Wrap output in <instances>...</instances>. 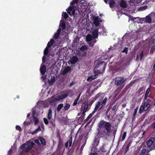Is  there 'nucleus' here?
<instances>
[{
  "mask_svg": "<svg viewBox=\"0 0 155 155\" xmlns=\"http://www.w3.org/2000/svg\"><path fill=\"white\" fill-rule=\"evenodd\" d=\"M33 116L35 121V124L36 125L39 122V120L38 118L34 116V114L33 115Z\"/></svg>",
  "mask_w": 155,
  "mask_h": 155,
  "instance_id": "29",
  "label": "nucleus"
},
{
  "mask_svg": "<svg viewBox=\"0 0 155 155\" xmlns=\"http://www.w3.org/2000/svg\"><path fill=\"white\" fill-rule=\"evenodd\" d=\"M62 16L64 17V18L65 19H66L68 17V15L66 12H65L64 13V14L62 15Z\"/></svg>",
  "mask_w": 155,
  "mask_h": 155,
  "instance_id": "40",
  "label": "nucleus"
},
{
  "mask_svg": "<svg viewBox=\"0 0 155 155\" xmlns=\"http://www.w3.org/2000/svg\"><path fill=\"white\" fill-rule=\"evenodd\" d=\"M98 35V29L96 28L95 29L92 33V36L93 39L97 38Z\"/></svg>",
  "mask_w": 155,
  "mask_h": 155,
  "instance_id": "10",
  "label": "nucleus"
},
{
  "mask_svg": "<svg viewBox=\"0 0 155 155\" xmlns=\"http://www.w3.org/2000/svg\"><path fill=\"white\" fill-rule=\"evenodd\" d=\"M143 57V51H142L140 54V60L142 59Z\"/></svg>",
  "mask_w": 155,
  "mask_h": 155,
  "instance_id": "56",
  "label": "nucleus"
},
{
  "mask_svg": "<svg viewBox=\"0 0 155 155\" xmlns=\"http://www.w3.org/2000/svg\"><path fill=\"white\" fill-rule=\"evenodd\" d=\"M92 116L91 114H90L87 118L84 120V122H85L87 121L92 117Z\"/></svg>",
  "mask_w": 155,
  "mask_h": 155,
  "instance_id": "44",
  "label": "nucleus"
},
{
  "mask_svg": "<svg viewBox=\"0 0 155 155\" xmlns=\"http://www.w3.org/2000/svg\"><path fill=\"white\" fill-rule=\"evenodd\" d=\"M120 6L123 8H126L127 6V4L126 2L124 0H121L119 3Z\"/></svg>",
  "mask_w": 155,
  "mask_h": 155,
  "instance_id": "17",
  "label": "nucleus"
},
{
  "mask_svg": "<svg viewBox=\"0 0 155 155\" xmlns=\"http://www.w3.org/2000/svg\"><path fill=\"white\" fill-rule=\"evenodd\" d=\"M68 94H61L60 95H58L55 97L54 100H53V101H51V103H52V102H53L60 101L63 99L67 97H68Z\"/></svg>",
  "mask_w": 155,
  "mask_h": 155,
  "instance_id": "7",
  "label": "nucleus"
},
{
  "mask_svg": "<svg viewBox=\"0 0 155 155\" xmlns=\"http://www.w3.org/2000/svg\"><path fill=\"white\" fill-rule=\"evenodd\" d=\"M147 6H144L142 7H141L140 9H141V10H144L147 8Z\"/></svg>",
  "mask_w": 155,
  "mask_h": 155,
  "instance_id": "62",
  "label": "nucleus"
},
{
  "mask_svg": "<svg viewBox=\"0 0 155 155\" xmlns=\"http://www.w3.org/2000/svg\"><path fill=\"white\" fill-rule=\"evenodd\" d=\"M93 23L96 26H98L99 25V17L98 16L94 17L93 18Z\"/></svg>",
  "mask_w": 155,
  "mask_h": 155,
  "instance_id": "12",
  "label": "nucleus"
},
{
  "mask_svg": "<svg viewBox=\"0 0 155 155\" xmlns=\"http://www.w3.org/2000/svg\"><path fill=\"white\" fill-rule=\"evenodd\" d=\"M126 132H124V134L122 135V140H121V141H123L125 139V138L126 137Z\"/></svg>",
  "mask_w": 155,
  "mask_h": 155,
  "instance_id": "46",
  "label": "nucleus"
},
{
  "mask_svg": "<svg viewBox=\"0 0 155 155\" xmlns=\"http://www.w3.org/2000/svg\"><path fill=\"white\" fill-rule=\"evenodd\" d=\"M152 101L150 99H148L146 101H143L141 106H142L144 110H147L152 104Z\"/></svg>",
  "mask_w": 155,
  "mask_h": 155,
  "instance_id": "3",
  "label": "nucleus"
},
{
  "mask_svg": "<svg viewBox=\"0 0 155 155\" xmlns=\"http://www.w3.org/2000/svg\"><path fill=\"white\" fill-rule=\"evenodd\" d=\"M103 94L102 93L101 94L100 93H98L97 95H96L94 98V99L95 100H96L97 98H98L101 94Z\"/></svg>",
  "mask_w": 155,
  "mask_h": 155,
  "instance_id": "38",
  "label": "nucleus"
},
{
  "mask_svg": "<svg viewBox=\"0 0 155 155\" xmlns=\"http://www.w3.org/2000/svg\"><path fill=\"white\" fill-rule=\"evenodd\" d=\"M61 29L60 28H59L58 29V30H57V31L56 32V33H58V34H60L61 32Z\"/></svg>",
  "mask_w": 155,
  "mask_h": 155,
  "instance_id": "61",
  "label": "nucleus"
},
{
  "mask_svg": "<svg viewBox=\"0 0 155 155\" xmlns=\"http://www.w3.org/2000/svg\"><path fill=\"white\" fill-rule=\"evenodd\" d=\"M115 2L114 0H111L109 2V6L110 8H112L114 7V5L115 4Z\"/></svg>",
  "mask_w": 155,
  "mask_h": 155,
  "instance_id": "25",
  "label": "nucleus"
},
{
  "mask_svg": "<svg viewBox=\"0 0 155 155\" xmlns=\"http://www.w3.org/2000/svg\"><path fill=\"white\" fill-rule=\"evenodd\" d=\"M138 107H137L134 110V111L132 119L133 120L135 118L136 115L138 110Z\"/></svg>",
  "mask_w": 155,
  "mask_h": 155,
  "instance_id": "23",
  "label": "nucleus"
},
{
  "mask_svg": "<svg viewBox=\"0 0 155 155\" xmlns=\"http://www.w3.org/2000/svg\"><path fill=\"white\" fill-rule=\"evenodd\" d=\"M143 110H144L143 109V107H142V106L141 105V106L140 108V109H139V111L138 113H140V114H141L142 113Z\"/></svg>",
  "mask_w": 155,
  "mask_h": 155,
  "instance_id": "45",
  "label": "nucleus"
},
{
  "mask_svg": "<svg viewBox=\"0 0 155 155\" xmlns=\"http://www.w3.org/2000/svg\"><path fill=\"white\" fill-rule=\"evenodd\" d=\"M63 107V104H59L57 107V110L58 111H59Z\"/></svg>",
  "mask_w": 155,
  "mask_h": 155,
  "instance_id": "27",
  "label": "nucleus"
},
{
  "mask_svg": "<svg viewBox=\"0 0 155 155\" xmlns=\"http://www.w3.org/2000/svg\"><path fill=\"white\" fill-rule=\"evenodd\" d=\"M34 142L35 143L37 144L38 145H40V143L39 142V140L38 139H35L34 140Z\"/></svg>",
  "mask_w": 155,
  "mask_h": 155,
  "instance_id": "55",
  "label": "nucleus"
},
{
  "mask_svg": "<svg viewBox=\"0 0 155 155\" xmlns=\"http://www.w3.org/2000/svg\"><path fill=\"white\" fill-rule=\"evenodd\" d=\"M103 94L102 93L101 94L100 93H98L97 95H96L94 98V99L95 100H96L97 98H98L101 94Z\"/></svg>",
  "mask_w": 155,
  "mask_h": 155,
  "instance_id": "37",
  "label": "nucleus"
},
{
  "mask_svg": "<svg viewBox=\"0 0 155 155\" xmlns=\"http://www.w3.org/2000/svg\"><path fill=\"white\" fill-rule=\"evenodd\" d=\"M94 45V44H93L92 41H91L89 43V45L90 47H93Z\"/></svg>",
  "mask_w": 155,
  "mask_h": 155,
  "instance_id": "51",
  "label": "nucleus"
},
{
  "mask_svg": "<svg viewBox=\"0 0 155 155\" xmlns=\"http://www.w3.org/2000/svg\"><path fill=\"white\" fill-rule=\"evenodd\" d=\"M152 18H155V13L154 12L151 13L146 17L145 22L146 23H150Z\"/></svg>",
  "mask_w": 155,
  "mask_h": 155,
  "instance_id": "6",
  "label": "nucleus"
},
{
  "mask_svg": "<svg viewBox=\"0 0 155 155\" xmlns=\"http://www.w3.org/2000/svg\"><path fill=\"white\" fill-rule=\"evenodd\" d=\"M107 100V97H106L102 101L101 105H105L106 104V103Z\"/></svg>",
  "mask_w": 155,
  "mask_h": 155,
  "instance_id": "35",
  "label": "nucleus"
},
{
  "mask_svg": "<svg viewBox=\"0 0 155 155\" xmlns=\"http://www.w3.org/2000/svg\"><path fill=\"white\" fill-rule=\"evenodd\" d=\"M118 108V107L117 105V104L114 105L112 108V111H114L116 112Z\"/></svg>",
  "mask_w": 155,
  "mask_h": 155,
  "instance_id": "39",
  "label": "nucleus"
},
{
  "mask_svg": "<svg viewBox=\"0 0 155 155\" xmlns=\"http://www.w3.org/2000/svg\"><path fill=\"white\" fill-rule=\"evenodd\" d=\"M74 84V82L73 81H72L71 83L69 85H68V87H71L72 85H73Z\"/></svg>",
  "mask_w": 155,
  "mask_h": 155,
  "instance_id": "63",
  "label": "nucleus"
},
{
  "mask_svg": "<svg viewBox=\"0 0 155 155\" xmlns=\"http://www.w3.org/2000/svg\"><path fill=\"white\" fill-rule=\"evenodd\" d=\"M69 61L71 64H74L76 63L79 61V59L76 56H74L70 58Z\"/></svg>",
  "mask_w": 155,
  "mask_h": 155,
  "instance_id": "9",
  "label": "nucleus"
},
{
  "mask_svg": "<svg viewBox=\"0 0 155 155\" xmlns=\"http://www.w3.org/2000/svg\"><path fill=\"white\" fill-rule=\"evenodd\" d=\"M35 143L33 142H31L25 149V151L26 153L28 152L31 150L34 145Z\"/></svg>",
  "mask_w": 155,
  "mask_h": 155,
  "instance_id": "15",
  "label": "nucleus"
},
{
  "mask_svg": "<svg viewBox=\"0 0 155 155\" xmlns=\"http://www.w3.org/2000/svg\"><path fill=\"white\" fill-rule=\"evenodd\" d=\"M71 70V68L70 67L67 66L65 67L64 69L62 71V74L64 75L67 73L69 72Z\"/></svg>",
  "mask_w": 155,
  "mask_h": 155,
  "instance_id": "13",
  "label": "nucleus"
},
{
  "mask_svg": "<svg viewBox=\"0 0 155 155\" xmlns=\"http://www.w3.org/2000/svg\"><path fill=\"white\" fill-rule=\"evenodd\" d=\"M48 118L49 120H50L52 118V110L51 109H49L48 111Z\"/></svg>",
  "mask_w": 155,
  "mask_h": 155,
  "instance_id": "26",
  "label": "nucleus"
},
{
  "mask_svg": "<svg viewBox=\"0 0 155 155\" xmlns=\"http://www.w3.org/2000/svg\"><path fill=\"white\" fill-rule=\"evenodd\" d=\"M87 49V47L86 45H83L80 48L81 51H84V50H86Z\"/></svg>",
  "mask_w": 155,
  "mask_h": 155,
  "instance_id": "43",
  "label": "nucleus"
},
{
  "mask_svg": "<svg viewBox=\"0 0 155 155\" xmlns=\"http://www.w3.org/2000/svg\"><path fill=\"white\" fill-rule=\"evenodd\" d=\"M97 110H95V109L94 108V110L90 114H91L92 116H93V115L97 111Z\"/></svg>",
  "mask_w": 155,
  "mask_h": 155,
  "instance_id": "59",
  "label": "nucleus"
},
{
  "mask_svg": "<svg viewBox=\"0 0 155 155\" xmlns=\"http://www.w3.org/2000/svg\"><path fill=\"white\" fill-rule=\"evenodd\" d=\"M41 131V128L40 126H39L38 128L36 129L35 130L33 131L31 133V134L33 135L36 134L38 131Z\"/></svg>",
  "mask_w": 155,
  "mask_h": 155,
  "instance_id": "22",
  "label": "nucleus"
},
{
  "mask_svg": "<svg viewBox=\"0 0 155 155\" xmlns=\"http://www.w3.org/2000/svg\"><path fill=\"white\" fill-rule=\"evenodd\" d=\"M95 78H93L92 76H90L87 78V81L89 82H91L92 81L94 80Z\"/></svg>",
  "mask_w": 155,
  "mask_h": 155,
  "instance_id": "33",
  "label": "nucleus"
},
{
  "mask_svg": "<svg viewBox=\"0 0 155 155\" xmlns=\"http://www.w3.org/2000/svg\"><path fill=\"white\" fill-rule=\"evenodd\" d=\"M92 35L90 34H88L86 37V40L87 41L90 42L92 40Z\"/></svg>",
  "mask_w": 155,
  "mask_h": 155,
  "instance_id": "20",
  "label": "nucleus"
},
{
  "mask_svg": "<svg viewBox=\"0 0 155 155\" xmlns=\"http://www.w3.org/2000/svg\"><path fill=\"white\" fill-rule=\"evenodd\" d=\"M100 150H101L102 152H106V150L105 149L103 145L100 147Z\"/></svg>",
  "mask_w": 155,
  "mask_h": 155,
  "instance_id": "52",
  "label": "nucleus"
},
{
  "mask_svg": "<svg viewBox=\"0 0 155 155\" xmlns=\"http://www.w3.org/2000/svg\"><path fill=\"white\" fill-rule=\"evenodd\" d=\"M46 60V57L45 55L43 56L42 58V61L43 63L45 62Z\"/></svg>",
  "mask_w": 155,
  "mask_h": 155,
  "instance_id": "57",
  "label": "nucleus"
},
{
  "mask_svg": "<svg viewBox=\"0 0 155 155\" xmlns=\"http://www.w3.org/2000/svg\"><path fill=\"white\" fill-rule=\"evenodd\" d=\"M60 35V34L57 33L56 32L54 34L53 38H54V39L55 40L58 39Z\"/></svg>",
  "mask_w": 155,
  "mask_h": 155,
  "instance_id": "34",
  "label": "nucleus"
},
{
  "mask_svg": "<svg viewBox=\"0 0 155 155\" xmlns=\"http://www.w3.org/2000/svg\"><path fill=\"white\" fill-rule=\"evenodd\" d=\"M144 90V89L143 87H141L140 88L138 91L139 94H142L143 93Z\"/></svg>",
  "mask_w": 155,
  "mask_h": 155,
  "instance_id": "36",
  "label": "nucleus"
},
{
  "mask_svg": "<svg viewBox=\"0 0 155 155\" xmlns=\"http://www.w3.org/2000/svg\"><path fill=\"white\" fill-rule=\"evenodd\" d=\"M155 49V47L154 45H152L151 47L150 52H153Z\"/></svg>",
  "mask_w": 155,
  "mask_h": 155,
  "instance_id": "49",
  "label": "nucleus"
},
{
  "mask_svg": "<svg viewBox=\"0 0 155 155\" xmlns=\"http://www.w3.org/2000/svg\"><path fill=\"white\" fill-rule=\"evenodd\" d=\"M78 2L77 1H74V0H73L72 2H71V5H74L75 4H77L78 3Z\"/></svg>",
  "mask_w": 155,
  "mask_h": 155,
  "instance_id": "50",
  "label": "nucleus"
},
{
  "mask_svg": "<svg viewBox=\"0 0 155 155\" xmlns=\"http://www.w3.org/2000/svg\"><path fill=\"white\" fill-rule=\"evenodd\" d=\"M125 80L122 77H117L115 78V84L117 86H119L124 83Z\"/></svg>",
  "mask_w": 155,
  "mask_h": 155,
  "instance_id": "4",
  "label": "nucleus"
},
{
  "mask_svg": "<svg viewBox=\"0 0 155 155\" xmlns=\"http://www.w3.org/2000/svg\"><path fill=\"white\" fill-rule=\"evenodd\" d=\"M151 127H152L153 129L155 128V121L151 124Z\"/></svg>",
  "mask_w": 155,
  "mask_h": 155,
  "instance_id": "54",
  "label": "nucleus"
},
{
  "mask_svg": "<svg viewBox=\"0 0 155 155\" xmlns=\"http://www.w3.org/2000/svg\"><path fill=\"white\" fill-rule=\"evenodd\" d=\"M23 124H24L25 126H28L30 124V123L29 122L26 121H25Z\"/></svg>",
  "mask_w": 155,
  "mask_h": 155,
  "instance_id": "53",
  "label": "nucleus"
},
{
  "mask_svg": "<svg viewBox=\"0 0 155 155\" xmlns=\"http://www.w3.org/2000/svg\"><path fill=\"white\" fill-rule=\"evenodd\" d=\"M54 43V41L53 39H51L50 41H49L48 43L47 47L50 48L53 45Z\"/></svg>",
  "mask_w": 155,
  "mask_h": 155,
  "instance_id": "21",
  "label": "nucleus"
},
{
  "mask_svg": "<svg viewBox=\"0 0 155 155\" xmlns=\"http://www.w3.org/2000/svg\"><path fill=\"white\" fill-rule=\"evenodd\" d=\"M70 107V104L68 103H66L64 107V109L65 111L69 109Z\"/></svg>",
  "mask_w": 155,
  "mask_h": 155,
  "instance_id": "28",
  "label": "nucleus"
},
{
  "mask_svg": "<svg viewBox=\"0 0 155 155\" xmlns=\"http://www.w3.org/2000/svg\"><path fill=\"white\" fill-rule=\"evenodd\" d=\"M100 105V101H98L96 104L94 109H95V110H97Z\"/></svg>",
  "mask_w": 155,
  "mask_h": 155,
  "instance_id": "32",
  "label": "nucleus"
},
{
  "mask_svg": "<svg viewBox=\"0 0 155 155\" xmlns=\"http://www.w3.org/2000/svg\"><path fill=\"white\" fill-rule=\"evenodd\" d=\"M60 25L61 27L62 28L63 30H65L66 28V24L64 22H62L61 23Z\"/></svg>",
  "mask_w": 155,
  "mask_h": 155,
  "instance_id": "31",
  "label": "nucleus"
},
{
  "mask_svg": "<svg viewBox=\"0 0 155 155\" xmlns=\"http://www.w3.org/2000/svg\"><path fill=\"white\" fill-rule=\"evenodd\" d=\"M48 48H49L47 46L46 47L45 49L44 52V55H47L48 54L49 52Z\"/></svg>",
  "mask_w": 155,
  "mask_h": 155,
  "instance_id": "30",
  "label": "nucleus"
},
{
  "mask_svg": "<svg viewBox=\"0 0 155 155\" xmlns=\"http://www.w3.org/2000/svg\"><path fill=\"white\" fill-rule=\"evenodd\" d=\"M149 151L148 150L143 148L139 155H147Z\"/></svg>",
  "mask_w": 155,
  "mask_h": 155,
  "instance_id": "14",
  "label": "nucleus"
},
{
  "mask_svg": "<svg viewBox=\"0 0 155 155\" xmlns=\"http://www.w3.org/2000/svg\"><path fill=\"white\" fill-rule=\"evenodd\" d=\"M154 138L153 137H151L147 141V146L148 147H151L149 150H151L153 149H154L155 147L153 145H152L153 144L154 141Z\"/></svg>",
  "mask_w": 155,
  "mask_h": 155,
  "instance_id": "5",
  "label": "nucleus"
},
{
  "mask_svg": "<svg viewBox=\"0 0 155 155\" xmlns=\"http://www.w3.org/2000/svg\"><path fill=\"white\" fill-rule=\"evenodd\" d=\"M98 133L97 136L100 138L107 140L112 133L111 123L104 120H101L98 125Z\"/></svg>",
  "mask_w": 155,
  "mask_h": 155,
  "instance_id": "1",
  "label": "nucleus"
},
{
  "mask_svg": "<svg viewBox=\"0 0 155 155\" xmlns=\"http://www.w3.org/2000/svg\"><path fill=\"white\" fill-rule=\"evenodd\" d=\"M128 48L127 47H125L123 50L122 51L123 53H125L126 54L128 52Z\"/></svg>",
  "mask_w": 155,
  "mask_h": 155,
  "instance_id": "42",
  "label": "nucleus"
},
{
  "mask_svg": "<svg viewBox=\"0 0 155 155\" xmlns=\"http://www.w3.org/2000/svg\"><path fill=\"white\" fill-rule=\"evenodd\" d=\"M38 138L41 142V144L42 146H45L46 144V142L45 139L41 137H39Z\"/></svg>",
  "mask_w": 155,
  "mask_h": 155,
  "instance_id": "18",
  "label": "nucleus"
},
{
  "mask_svg": "<svg viewBox=\"0 0 155 155\" xmlns=\"http://www.w3.org/2000/svg\"><path fill=\"white\" fill-rule=\"evenodd\" d=\"M131 143H132L131 141H130L129 142V143L127 145L125 149V153H126V152L128 150L130 147L131 146Z\"/></svg>",
  "mask_w": 155,
  "mask_h": 155,
  "instance_id": "24",
  "label": "nucleus"
},
{
  "mask_svg": "<svg viewBox=\"0 0 155 155\" xmlns=\"http://www.w3.org/2000/svg\"><path fill=\"white\" fill-rule=\"evenodd\" d=\"M151 88V85L150 84L148 88L147 89L146 92L147 93L149 94Z\"/></svg>",
  "mask_w": 155,
  "mask_h": 155,
  "instance_id": "47",
  "label": "nucleus"
},
{
  "mask_svg": "<svg viewBox=\"0 0 155 155\" xmlns=\"http://www.w3.org/2000/svg\"><path fill=\"white\" fill-rule=\"evenodd\" d=\"M107 63L104 61H99L95 65L94 69V76H96L99 74L103 73L105 71Z\"/></svg>",
  "mask_w": 155,
  "mask_h": 155,
  "instance_id": "2",
  "label": "nucleus"
},
{
  "mask_svg": "<svg viewBox=\"0 0 155 155\" xmlns=\"http://www.w3.org/2000/svg\"><path fill=\"white\" fill-rule=\"evenodd\" d=\"M48 81L50 86L53 85L55 81V77L54 75L51 76L50 79H48Z\"/></svg>",
  "mask_w": 155,
  "mask_h": 155,
  "instance_id": "11",
  "label": "nucleus"
},
{
  "mask_svg": "<svg viewBox=\"0 0 155 155\" xmlns=\"http://www.w3.org/2000/svg\"><path fill=\"white\" fill-rule=\"evenodd\" d=\"M99 141L100 140L98 138H95L94 140L93 144L94 146L95 147H97L99 144Z\"/></svg>",
  "mask_w": 155,
  "mask_h": 155,
  "instance_id": "19",
  "label": "nucleus"
},
{
  "mask_svg": "<svg viewBox=\"0 0 155 155\" xmlns=\"http://www.w3.org/2000/svg\"><path fill=\"white\" fill-rule=\"evenodd\" d=\"M16 128L17 130H21V128L19 126H17L16 127Z\"/></svg>",
  "mask_w": 155,
  "mask_h": 155,
  "instance_id": "60",
  "label": "nucleus"
},
{
  "mask_svg": "<svg viewBox=\"0 0 155 155\" xmlns=\"http://www.w3.org/2000/svg\"><path fill=\"white\" fill-rule=\"evenodd\" d=\"M43 120L45 124L47 125L48 124V121L47 118H44L43 119Z\"/></svg>",
  "mask_w": 155,
  "mask_h": 155,
  "instance_id": "48",
  "label": "nucleus"
},
{
  "mask_svg": "<svg viewBox=\"0 0 155 155\" xmlns=\"http://www.w3.org/2000/svg\"><path fill=\"white\" fill-rule=\"evenodd\" d=\"M97 153L96 152L91 153L90 155H97Z\"/></svg>",
  "mask_w": 155,
  "mask_h": 155,
  "instance_id": "64",
  "label": "nucleus"
},
{
  "mask_svg": "<svg viewBox=\"0 0 155 155\" xmlns=\"http://www.w3.org/2000/svg\"><path fill=\"white\" fill-rule=\"evenodd\" d=\"M72 136H71L69 138V140L67 141L68 142H72Z\"/></svg>",
  "mask_w": 155,
  "mask_h": 155,
  "instance_id": "58",
  "label": "nucleus"
},
{
  "mask_svg": "<svg viewBox=\"0 0 155 155\" xmlns=\"http://www.w3.org/2000/svg\"><path fill=\"white\" fill-rule=\"evenodd\" d=\"M46 67L44 65L41 67L40 71L42 75H43L45 74L46 71Z\"/></svg>",
  "mask_w": 155,
  "mask_h": 155,
  "instance_id": "16",
  "label": "nucleus"
},
{
  "mask_svg": "<svg viewBox=\"0 0 155 155\" xmlns=\"http://www.w3.org/2000/svg\"><path fill=\"white\" fill-rule=\"evenodd\" d=\"M78 100L79 99L78 98H77L76 99H75L74 101L73 104V106L76 105L77 104Z\"/></svg>",
  "mask_w": 155,
  "mask_h": 155,
  "instance_id": "41",
  "label": "nucleus"
},
{
  "mask_svg": "<svg viewBox=\"0 0 155 155\" xmlns=\"http://www.w3.org/2000/svg\"><path fill=\"white\" fill-rule=\"evenodd\" d=\"M66 10L68 13L71 16L72 15L75 17L77 16V14L75 13V10H74L72 7H69Z\"/></svg>",
  "mask_w": 155,
  "mask_h": 155,
  "instance_id": "8",
  "label": "nucleus"
}]
</instances>
